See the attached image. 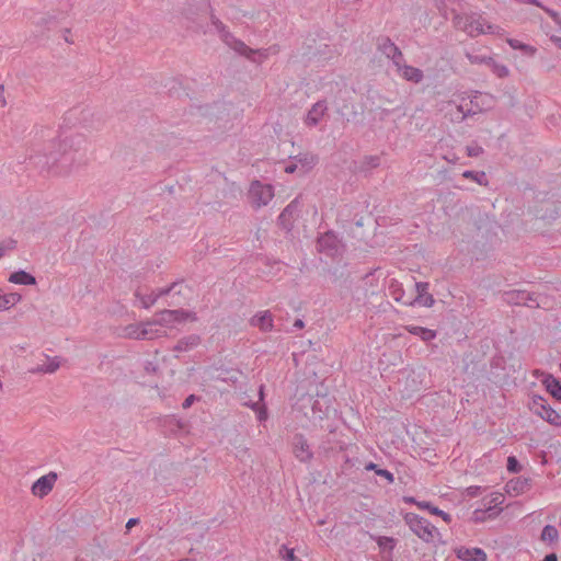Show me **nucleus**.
<instances>
[{
  "label": "nucleus",
  "mask_w": 561,
  "mask_h": 561,
  "mask_svg": "<svg viewBox=\"0 0 561 561\" xmlns=\"http://www.w3.org/2000/svg\"><path fill=\"white\" fill-rule=\"evenodd\" d=\"M436 7L444 18H448V11L454 13L453 22L456 28L467 33L471 37L481 34H500L501 28L496 25L486 23L481 14L478 13H457L460 7V0H436Z\"/></svg>",
  "instance_id": "f257e3e1"
},
{
  "label": "nucleus",
  "mask_w": 561,
  "mask_h": 561,
  "mask_svg": "<svg viewBox=\"0 0 561 561\" xmlns=\"http://www.w3.org/2000/svg\"><path fill=\"white\" fill-rule=\"evenodd\" d=\"M197 316L194 311L184 309H164L157 313L152 320L142 321V339L152 340L165 334L164 328H173L178 323L185 321H196Z\"/></svg>",
  "instance_id": "f03ea898"
},
{
  "label": "nucleus",
  "mask_w": 561,
  "mask_h": 561,
  "mask_svg": "<svg viewBox=\"0 0 561 561\" xmlns=\"http://www.w3.org/2000/svg\"><path fill=\"white\" fill-rule=\"evenodd\" d=\"M211 24L219 33L221 41L239 55L245 56L251 61L261 62L268 57L271 48L252 49L241 39L236 38L226 27V25L215 15L210 18Z\"/></svg>",
  "instance_id": "7ed1b4c3"
},
{
  "label": "nucleus",
  "mask_w": 561,
  "mask_h": 561,
  "mask_svg": "<svg viewBox=\"0 0 561 561\" xmlns=\"http://www.w3.org/2000/svg\"><path fill=\"white\" fill-rule=\"evenodd\" d=\"M404 522L410 530L424 542L434 541L437 529L430 520L417 514L407 513L404 515Z\"/></svg>",
  "instance_id": "20e7f679"
},
{
  "label": "nucleus",
  "mask_w": 561,
  "mask_h": 561,
  "mask_svg": "<svg viewBox=\"0 0 561 561\" xmlns=\"http://www.w3.org/2000/svg\"><path fill=\"white\" fill-rule=\"evenodd\" d=\"M80 136L77 137H66L64 139L58 140L57 142H51V148H57V150H50L46 154L45 164L50 169L57 164L58 161L64 160L65 162L73 161V158H68V150L72 148V146L77 142H80Z\"/></svg>",
  "instance_id": "39448f33"
},
{
  "label": "nucleus",
  "mask_w": 561,
  "mask_h": 561,
  "mask_svg": "<svg viewBox=\"0 0 561 561\" xmlns=\"http://www.w3.org/2000/svg\"><path fill=\"white\" fill-rule=\"evenodd\" d=\"M274 197V187L260 181H253L250 185L248 198L255 209L267 206Z\"/></svg>",
  "instance_id": "423d86ee"
},
{
  "label": "nucleus",
  "mask_w": 561,
  "mask_h": 561,
  "mask_svg": "<svg viewBox=\"0 0 561 561\" xmlns=\"http://www.w3.org/2000/svg\"><path fill=\"white\" fill-rule=\"evenodd\" d=\"M529 410L553 426H561V415L540 396H533Z\"/></svg>",
  "instance_id": "0eeeda50"
},
{
  "label": "nucleus",
  "mask_w": 561,
  "mask_h": 561,
  "mask_svg": "<svg viewBox=\"0 0 561 561\" xmlns=\"http://www.w3.org/2000/svg\"><path fill=\"white\" fill-rule=\"evenodd\" d=\"M482 94L478 93L470 100V107L467 105H457L455 102L449 101L446 103V106L443 110H447L450 115V119L454 122H462L466 117L470 115H474L478 112L482 111V107L478 104V99L481 98Z\"/></svg>",
  "instance_id": "6e6552de"
},
{
  "label": "nucleus",
  "mask_w": 561,
  "mask_h": 561,
  "mask_svg": "<svg viewBox=\"0 0 561 561\" xmlns=\"http://www.w3.org/2000/svg\"><path fill=\"white\" fill-rule=\"evenodd\" d=\"M377 50L391 60L393 66H400L404 58L400 48L388 36L378 37Z\"/></svg>",
  "instance_id": "1a4fd4ad"
},
{
  "label": "nucleus",
  "mask_w": 561,
  "mask_h": 561,
  "mask_svg": "<svg viewBox=\"0 0 561 561\" xmlns=\"http://www.w3.org/2000/svg\"><path fill=\"white\" fill-rule=\"evenodd\" d=\"M312 420L321 422L329 417L331 412H335L332 407V398L328 394L317 396L311 403Z\"/></svg>",
  "instance_id": "9d476101"
},
{
  "label": "nucleus",
  "mask_w": 561,
  "mask_h": 561,
  "mask_svg": "<svg viewBox=\"0 0 561 561\" xmlns=\"http://www.w3.org/2000/svg\"><path fill=\"white\" fill-rule=\"evenodd\" d=\"M318 250L328 256H334L340 253L342 242L333 231H328L318 238Z\"/></svg>",
  "instance_id": "9b49d317"
},
{
  "label": "nucleus",
  "mask_w": 561,
  "mask_h": 561,
  "mask_svg": "<svg viewBox=\"0 0 561 561\" xmlns=\"http://www.w3.org/2000/svg\"><path fill=\"white\" fill-rule=\"evenodd\" d=\"M56 481H57L56 472L51 471L45 476H42L33 483V485L31 488L32 493L35 496L43 499L53 490Z\"/></svg>",
  "instance_id": "f8f14e48"
},
{
  "label": "nucleus",
  "mask_w": 561,
  "mask_h": 561,
  "mask_svg": "<svg viewBox=\"0 0 561 561\" xmlns=\"http://www.w3.org/2000/svg\"><path fill=\"white\" fill-rule=\"evenodd\" d=\"M293 446L294 455L299 461L308 462L313 458V453L304 435H295Z\"/></svg>",
  "instance_id": "ddd939ff"
},
{
  "label": "nucleus",
  "mask_w": 561,
  "mask_h": 561,
  "mask_svg": "<svg viewBox=\"0 0 561 561\" xmlns=\"http://www.w3.org/2000/svg\"><path fill=\"white\" fill-rule=\"evenodd\" d=\"M328 111V105L325 100L318 101L314 103L311 108L308 111L305 117V124L309 127L317 126L320 121L323 118Z\"/></svg>",
  "instance_id": "4468645a"
},
{
  "label": "nucleus",
  "mask_w": 561,
  "mask_h": 561,
  "mask_svg": "<svg viewBox=\"0 0 561 561\" xmlns=\"http://www.w3.org/2000/svg\"><path fill=\"white\" fill-rule=\"evenodd\" d=\"M400 64H401L400 66H394V67H396L397 72L403 79H405L407 81L414 82V83H419L423 80L424 75L421 69L407 65L404 58L402 59V61Z\"/></svg>",
  "instance_id": "2eb2a0df"
},
{
  "label": "nucleus",
  "mask_w": 561,
  "mask_h": 561,
  "mask_svg": "<svg viewBox=\"0 0 561 561\" xmlns=\"http://www.w3.org/2000/svg\"><path fill=\"white\" fill-rule=\"evenodd\" d=\"M199 11L201 8L196 9H187L182 14V25L187 30H192L194 32L202 31V23L199 22Z\"/></svg>",
  "instance_id": "dca6fc26"
},
{
  "label": "nucleus",
  "mask_w": 561,
  "mask_h": 561,
  "mask_svg": "<svg viewBox=\"0 0 561 561\" xmlns=\"http://www.w3.org/2000/svg\"><path fill=\"white\" fill-rule=\"evenodd\" d=\"M456 556L462 561H485L486 553L481 548L460 547L456 550Z\"/></svg>",
  "instance_id": "f3484780"
},
{
  "label": "nucleus",
  "mask_w": 561,
  "mask_h": 561,
  "mask_svg": "<svg viewBox=\"0 0 561 561\" xmlns=\"http://www.w3.org/2000/svg\"><path fill=\"white\" fill-rule=\"evenodd\" d=\"M428 287H430L428 283H424V282L415 283L417 296L412 302L413 304L416 302L419 305H422V306L428 307V308L432 307L435 302V299L431 294H428Z\"/></svg>",
  "instance_id": "a211bd4d"
},
{
  "label": "nucleus",
  "mask_w": 561,
  "mask_h": 561,
  "mask_svg": "<svg viewBox=\"0 0 561 561\" xmlns=\"http://www.w3.org/2000/svg\"><path fill=\"white\" fill-rule=\"evenodd\" d=\"M298 211V202L295 199L290 202L278 216V222L284 228L289 230L291 228V219Z\"/></svg>",
  "instance_id": "6ab92c4d"
},
{
  "label": "nucleus",
  "mask_w": 561,
  "mask_h": 561,
  "mask_svg": "<svg viewBox=\"0 0 561 561\" xmlns=\"http://www.w3.org/2000/svg\"><path fill=\"white\" fill-rule=\"evenodd\" d=\"M250 323L264 332H268L273 329V317L270 311L259 312L251 318Z\"/></svg>",
  "instance_id": "aec40b11"
},
{
  "label": "nucleus",
  "mask_w": 561,
  "mask_h": 561,
  "mask_svg": "<svg viewBox=\"0 0 561 561\" xmlns=\"http://www.w3.org/2000/svg\"><path fill=\"white\" fill-rule=\"evenodd\" d=\"M506 300L510 304L513 305H523L527 307H534L533 304H529V300H531V293L526 290H513L510 293H506Z\"/></svg>",
  "instance_id": "412c9836"
},
{
  "label": "nucleus",
  "mask_w": 561,
  "mask_h": 561,
  "mask_svg": "<svg viewBox=\"0 0 561 561\" xmlns=\"http://www.w3.org/2000/svg\"><path fill=\"white\" fill-rule=\"evenodd\" d=\"M529 489V480L523 477L512 479L506 483V492L512 495H519Z\"/></svg>",
  "instance_id": "4be33fe9"
},
{
  "label": "nucleus",
  "mask_w": 561,
  "mask_h": 561,
  "mask_svg": "<svg viewBox=\"0 0 561 561\" xmlns=\"http://www.w3.org/2000/svg\"><path fill=\"white\" fill-rule=\"evenodd\" d=\"M201 343V337L197 334H191L180 339L174 345L175 352H187L195 348Z\"/></svg>",
  "instance_id": "5701e85b"
},
{
  "label": "nucleus",
  "mask_w": 561,
  "mask_h": 561,
  "mask_svg": "<svg viewBox=\"0 0 561 561\" xmlns=\"http://www.w3.org/2000/svg\"><path fill=\"white\" fill-rule=\"evenodd\" d=\"M9 282L19 285H36V278L31 273L19 270L10 274Z\"/></svg>",
  "instance_id": "b1692460"
},
{
  "label": "nucleus",
  "mask_w": 561,
  "mask_h": 561,
  "mask_svg": "<svg viewBox=\"0 0 561 561\" xmlns=\"http://www.w3.org/2000/svg\"><path fill=\"white\" fill-rule=\"evenodd\" d=\"M409 333L419 336L424 342H430L436 337V331L420 325H405Z\"/></svg>",
  "instance_id": "393cba45"
},
{
  "label": "nucleus",
  "mask_w": 561,
  "mask_h": 561,
  "mask_svg": "<svg viewBox=\"0 0 561 561\" xmlns=\"http://www.w3.org/2000/svg\"><path fill=\"white\" fill-rule=\"evenodd\" d=\"M546 390L557 400L561 401V383L552 375H546L542 379Z\"/></svg>",
  "instance_id": "a878e982"
},
{
  "label": "nucleus",
  "mask_w": 561,
  "mask_h": 561,
  "mask_svg": "<svg viewBox=\"0 0 561 561\" xmlns=\"http://www.w3.org/2000/svg\"><path fill=\"white\" fill-rule=\"evenodd\" d=\"M175 285H176V283H173L169 287H165V288H162V289H158V290H153L150 295H148L146 297L142 296V300H141L142 308H149L150 306H152L157 301V299L159 297L168 295L169 293H171L172 289L175 287Z\"/></svg>",
  "instance_id": "bb28decb"
},
{
  "label": "nucleus",
  "mask_w": 561,
  "mask_h": 561,
  "mask_svg": "<svg viewBox=\"0 0 561 561\" xmlns=\"http://www.w3.org/2000/svg\"><path fill=\"white\" fill-rule=\"evenodd\" d=\"M117 158L122 163L129 164V168L135 167L137 162V153L136 149H130L128 147H121L117 152Z\"/></svg>",
  "instance_id": "cd10ccee"
},
{
  "label": "nucleus",
  "mask_w": 561,
  "mask_h": 561,
  "mask_svg": "<svg viewBox=\"0 0 561 561\" xmlns=\"http://www.w3.org/2000/svg\"><path fill=\"white\" fill-rule=\"evenodd\" d=\"M415 505L417 507H420L421 510H426L434 515L440 516L447 523H450V520H451V516L448 513L439 510L436 506H433L431 502H426V501L415 502Z\"/></svg>",
  "instance_id": "c85d7f7f"
},
{
  "label": "nucleus",
  "mask_w": 561,
  "mask_h": 561,
  "mask_svg": "<svg viewBox=\"0 0 561 561\" xmlns=\"http://www.w3.org/2000/svg\"><path fill=\"white\" fill-rule=\"evenodd\" d=\"M389 293H390V296L398 302H403L404 305H413L412 301H403V295H404V291L401 287V284L398 283L397 280H391L390 283V286H389Z\"/></svg>",
  "instance_id": "c756f323"
},
{
  "label": "nucleus",
  "mask_w": 561,
  "mask_h": 561,
  "mask_svg": "<svg viewBox=\"0 0 561 561\" xmlns=\"http://www.w3.org/2000/svg\"><path fill=\"white\" fill-rule=\"evenodd\" d=\"M296 163L300 165L301 171L305 173L309 171L314 164L317 159L308 153H301L295 157Z\"/></svg>",
  "instance_id": "7c9ffc66"
},
{
  "label": "nucleus",
  "mask_w": 561,
  "mask_h": 561,
  "mask_svg": "<svg viewBox=\"0 0 561 561\" xmlns=\"http://www.w3.org/2000/svg\"><path fill=\"white\" fill-rule=\"evenodd\" d=\"M119 335L124 337H130L138 340L140 339V324L139 323H131L124 328H122V332L118 333Z\"/></svg>",
  "instance_id": "2f4dec72"
},
{
  "label": "nucleus",
  "mask_w": 561,
  "mask_h": 561,
  "mask_svg": "<svg viewBox=\"0 0 561 561\" xmlns=\"http://www.w3.org/2000/svg\"><path fill=\"white\" fill-rule=\"evenodd\" d=\"M507 44H508L513 49L522 50V51H524L525 54L530 55V56H533V55L536 53V48H535V47H533V46H530V45H527V44H524V43H522L520 41L515 39V38H508V39H507Z\"/></svg>",
  "instance_id": "473e14b6"
},
{
  "label": "nucleus",
  "mask_w": 561,
  "mask_h": 561,
  "mask_svg": "<svg viewBox=\"0 0 561 561\" xmlns=\"http://www.w3.org/2000/svg\"><path fill=\"white\" fill-rule=\"evenodd\" d=\"M488 65L491 67L493 73L499 78H506L510 75V70L505 65L499 64L492 58H488Z\"/></svg>",
  "instance_id": "72a5a7b5"
},
{
  "label": "nucleus",
  "mask_w": 561,
  "mask_h": 561,
  "mask_svg": "<svg viewBox=\"0 0 561 561\" xmlns=\"http://www.w3.org/2000/svg\"><path fill=\"white\" fill-rule=\"evenodd\" d=\"M558 529L552 525H546L541 531V540L553 542L558 539Z\"/></svg>",
  "instance_id": "f704fd0d"
},
{
  "label": "nucleus",
  "mask_w": 561,
  "mask_h": 561,
  "mask_svg": "<svg viewBox=\"0 0 561 561\" xmlns=\"http://www.w3.org/2000/svg\"><path fill=\"white\" fill-rule=\"evenodd\" d=\"M462 176L466 179H470L480 185H486V183H488L486 174L483 171L474 172V171L467 170L462 173Z\"/></svg>",
  "instance_id": "c9c22d12"
},
{
  "label": "nucleus",
  "mask_w": 561,
  "mask_h": 561,
  "mask_svg": "<svg viewBox=\"0 0 561 561\" xmlns=\"http://www.w3.org/2000/svg\"><path fill=\"white\" fill-rule=\"evenodd\" d=\"M376 541H377L378 547L382 550L391 551V550H393V548L396 546V541L391 537L379 536L376 538Z\"/></svg>",
  "instance_id": "e433bc0d"
},
{
  "label": "nucleus",
  "mask_w": 561,
  "mask_h": 561,
  "mask_svg": "<svg viewBox=\"0 0 561 561\" xmlns=\"http://www.w3.org/2000/svg\"><path fill=\"white\" fill-rule=\"evenodd\" d=\"M245 405L250 407L252 410H254L257 414V419L260 421H264L267 417V411L264 404H260L259 402L253 403H244Z\"/></svg>",
  "instance_id": "4c0bfd02"
},
{
  "label": "nucleus",
  "mask_w": 561,
  "mask_h": 561,
  "mask_svg": "<svg viewBox=\"0 0 561 561\" xmlns=\"http://www.w3.org/2000/svg\"><path fill=\"white\" fill-rule=\"evenodd\" d=\"M57 19L55 15L51 14H44L41 18H38L34 24L38 27H49V25L56 23Z\"/></svg>",
  "instance_id": "58836bf2"
},
{
  "label": "nucleus",
  "mask_w": 561,
  "mask_h": 561,
  "mask_svg": "<svg viewBox=\"0 0 561 561\" xmlns=\"http://www.w3.org/2000/svg\"><path fill=\"white\" fill-rule=\"evenodd\" d=\"M279 556L284 561H296L294 549L287 548L286 546L280 547Z\"/></svg>",
  "instance_id": "ea45409f"
},
{
  "label": "nucleus",
  "mask_w": 561,
  "mask_h": 561,
  "mask_svg": "<svg viewBox=\"0 0 561 561\" xmlns=\"http://www.w3.org/2000/svg\"><path fill=\"white\" fill-rule=\"evenodd\" d=\"M522 469V466L519 465L518 460L514 456H510L507 458V470L513 473L519 472Z\"/></svg>",
  "instance_id": "a19ab883"
},
{
  "label": "nucleus",
  "mask_w": 561,
  "mask_h": 561,
  "mask_svg": "<svg viewBox=\"0 0 561 561\" xmlns=\"http://www.w3.org/2000/svg\"><path fill=\"white\" fill-rule=\"evenodd\" d=\"M60 363L58 360L51 359L47 365H44L39 370L44 373H55L59 368Z\"/></svg>",
  "instance_id": "79ce46f5"
},
{
  "label": "nucleus",
  "mask_w": 561,
  "mask_h": 561,
  "mask_svg": "<svg viewBox=\"0 0 561 561\" xmlns=\"http://www.w3.org/2000/svg\"><path fill=\"white\" fill-rule=\"evenodd\" d=\"M482 153H483V149L479 145L467 146V154L469 157H479Z\"/></svg>",
  "instance_id": "37998d69"
},
{
  "label": "nucleus",
  "mask_w": 561,
  "mask_h": 561,
  "mask_svg": "<svg viewBox=\"0 0 561 561\" xmlns=\"http://www.w3.org/2000/svg\"><path fill=\"white\" fill-rule=\"evenodd\" d=\"M529 304H533V308H540L545 307L543 297L541 295H536L531 293V300H529Z\"/></svg>",
  "instance_id": "c03bdc74"
},
{
  "label": "nucleus",
  "mask_w": 561,
  "mask_h": 561,
  "mask_svg": "<svg viewBox=\"0 0 561 561\" xmlns=\"http://www.w3.org/2000/svg\"><path fill=\"white\" fill-rule=\"evenodd\" d=\"M376 474L379 477H383L385 479H387L389 483H392L394 481L393 474L386 469L376 470Z\"/></svg>",
  "instance_id": "a18cd8bd"
},
{
  "label": "nucleus",
  "mask_w": 561,
  "mask_h": 561,
  "mask_svg": "<svg viewBox=\"0 0 561 561\" xmlns=\"http://www.w3.org/2000/svg\"><path fill=\"white\" fill-rule=\"evenodd\" d=\"M365 161H366L367 165L370 168H376L380 163L379 157H377V156L367 157L365 159Z\"/></svg>",
  "instance_id": "49530a36"
},
{
  "label": "nucleus",
  "mask_w": 561,
  "mask_h": 561,
  "mask_svg": "<svg viewBox=\"0 0 561 561\" xmlns=\"http://www.w3.org/2000/svg\"><path fill=\"white\" fill-rule=\"evenodd\" d=\"M468 58L470 59V61L472 64H479V62H485L488 64V58L489 57H479V56H471V55H468Z\"/></svg>",
  "instance_id": "de8ad7c7"
},
{
  "label": "nucleus",
  "mask_w": 561,
  "mask_h": 561,
  "mask_svg": "<svg viewBox=\"0 0 561 561\" xmlns=\"http://www.w3.org/2000/svg\"><path fill=\"white\" fill-rule=\"evenodd\" d=\"M195 400L196 397L194 394L188 396L182 403L183 409H188Z\"/></svg>",
  "instance_id": "09e8293b"
},
{
  "label": "nucleus",
  "mask_w": 561,
  "mask_h": 561,
  "mask_svg": "<svg viewBox=\"0 0 561 561\" xmlns=\"http://www.w3.org/2000/svg\"><path fill=\"white\" fill-rule=\"evenodd\" d=\"M503 499L504 497L502 494H496L495 496L492 497V500L490 501V504L495 507L503 503Z\"/></svg>",
  "instance_id": "8fccbe9b"
},
{
  "label": "nucleus",
  "mask_w": 561,
  "mask_h": 561,
  "mask_svg": "<svg viewBox=\"0 0 561 561\" xmlns=\"http://www.w3.org/2000/svg\"><path fill=\"white\" fill-rule=\"evenodd\" d=\"M139 523H140V518L139 517L129 518L127 524H126V529L129 530L130 528H133L134 526L138 525Z\"/></svg>",
  "instance_id": "3c124183"
},
{
  "label": "nucleus",
  "mask_w": 561,
  "mask_h": 561,
  "mask_svg": "<svg viewBox=\"0 0 561 561\" xmlns=\"http://www.w3.org/2000/svg\"><path fill=\"white\" fill-rule=\"evenodd\" d=\"M297 169H298V164H297V163H294V162H290V163L286 164V167H285V169H284V170H285V172H286V173L291 174V173H294Z\"/></svg>",
  "instance_id": "603ef678"
},
{
  "label": "nucleus",
  "mask_w": 561,
  "mask_h": 561,
  "mask_svg": "<svg viewBox=\"0 0 561 561\" xmlns=\"http://www.w3.org/2000/svg\"><path fill=\"white\" fill-rule=\"evenodd\" d=\"M365 469H366L367 471H375V472H376V470H379L380 468H378V466H377L376 463H374V462H368V463L365 466Z\"/></svg>",
  "instance_id": "864d4df0"
},
{
  "label": "nucleus",
  "mask_w": 561,
  "mask_h": 561,
  "mask_svg": "<svg viewBox=\"0 0 561 561\" xmlns=\"http://www.w3.org/2000/svg\"><path fill=\"white\" fill-rule=\"evenodd\" d=\"M70 35V28H65L64 30V39L69 43V44H72V39L69 37Z\"/></svg>",
  "instance_id": "5fc2aeb1"
},
{
  "label": "nucleus",
  "mask_w": 561,
  "mask_h": 561,
  "mask_svg": "<svg viewBox=\"0 0 561 561\" xmlns=\"http://www.w3.org/2000/svg\"><path fill=\"white\" fill-rule=\"evenodd\" d=\"M264 400V386L261 385L260 388H259V403L261 404V402H263Z\"/></svg>",
  "instance_id": "6e6d98bb"
},
{
  "label": "nucleus",
  "mask_w": 561,
  "mask_h": 561,
  "mask_svg": "<svg viewBox=\"0 0 561 561\" xmlns=\"http://www.w3.org/2000/svg\"><path fill=\"white\" fill-rule=\"evenodd\" d=\"M304 327H305V323H304V321L301 319L295 320V322H294V328L295 329H302Z\"/></svg>",
  "instance_id": "4d7b16f0"
},
{
  "label": "nucleus",
  "mask_w": 561,
  "mask_h": 561,
  "mask_svg": "<svg viewBox=\"0 0 561 561\" xmlns=\"http://www.w3.org/2000/svg\"><path fill=\"white\" fill-rule=\"evenodd\" d=\"M542 561H558V558L554 553L547 554Z\"/></svg>",
  "instance_id": "13d9d810"
},
{
  "label": "nucleus",
  "mask_w": 561,
  "mask_h": 561,
  "mask_svg": "<svg viewBox=\"0 0 561 561\" xmlns=\"http://www.w3.org/2000/svg\"><path fill=\"white\" fill-rule=\"evenodd\" d=\"M3 91H4L3 85H0V101L4 105L5 104V100H4V96H3Z\"/></svg>",
  "instance_id": "bf43d9fd"
},
{
  "label": "nucleus",
  "mask_w": 561,
  "mask_h": 561,
  "mask_svg": "<svg viewBox=\"0 0 561 561\" xmlns=\"http://www.w3.org/2000/svg\"><path fill=\"white\" fill-rule=\"evenodd\" d=\"M404 502L415 504L417 501L414 497H404Z\"/></svg>",
  "instance_id": "052dcab7"
},
{
  "label": "nucleus",
  "mask_w": 561,
  "mask_h": 561,
  "mask_svg": "<svg viewBox=\"0 0 561 561\" xmlns=\"http://www.w3.org/2000/svg\"><path fill=\"white\" fill-rule=\"evenodd\" d=\"M554 42L557 43L558 47L561 49V37H557L554 39Z\"/></svg>",
  "instance_id": "680f3d73"
},
{
  "label": "nucleus",
  "mask_w": 561,
  "mask_h": 561,
  "mask_svg": "<svg viewBox=\"0 0 561 561\" xmlns=\"http://www.w3.org/2000/svg\"><path fill=\"white\" fill-rule=\"evenodd\" d=\"M135 297L140 298V289L139 288L135 289Z\"/></svg>",
  "instance_id": "e2e57ef3"
},
{
  "label": "nucleus",
  "mask_w": 561,
  "mask_h": 561,
  "mask_svg": "<svg viewBox=\"0 0 561 561\" xmlns=\"http://www.w3.org/2000/svg\"><path fill=\"white\" fill-rule=\"evenodd\" d=\"M547 12H548L551 16H553V18L557 15V14H556V12H553V11L547 10Z\"/></svg>",
  "instance_id": "0e129e2a"
},
{
  "label": "nucleus",
  "mask_w": 561,
  "mask_h": 561,
  "mask_svg": "<svg viewBox=\"0 0 561 561\" xmlns=\"http://www.w3.org/2000/svg\"><path fill=\"white\" fill-rule=\"evenodd\" d=\"M3 256V250L0 248V259Z\"/></svg>",
  "instance_id": "69168bd1"
},
{
  "label": "nucleus",
  "mask_w": 561,
  "mask_h": 561,
  "mask_svg": "<svg viewBox=\"0 0 561 561\" xmlns=\"http://www.w3.org/2000/svg\"><path fill=\"white\" fill-rule=\"evenodd\" d=\"M560 370H561V363H560Z\"/></svg>",
  "instance_id": "338daca9"
}]
</instances>
